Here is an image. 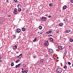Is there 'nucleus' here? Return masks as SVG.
Masks as SVG:
<instances>
[{
    "instance_id": "1",
    "label": "nucleus",
    "mask_w": 73,
    "mask_h": 73,
    "mask_svg": "<svg viewBox=\"0 0 73 73\" xmlns=\"http://www.w3.org/2000/svg\"><path fill=\"white\" fill-rule=\"evenodd\" d=\"M62 71V68H57L56 72L57 73H61Z\"/></svg>"
},
{
    "instance_id": "2",
    "label": "nucleus",
    "mask_w": 73,
    "mask_h": 73,
    "mask_svg": "<svg viewBox=\"0 0 73 73\" xmlns=\"http://www.w3.org/2000/svg\"><path fill=\"white\" fill-rule=\"evenodd\" d=\"M44 46H48V45H49V43L48 42V40H47V41H46L44 44Z\"/></svg>"
},
{
    "instance_id": "3",
    "label": "nucleus",
    "mask_w": 73,
    "mask_h": 73,
    "mask_svg": "<svg viewBox=\"0 0 73 73\" xmlns=\"http://www.w3.org/2000/svg\"><path fill=\"white\" fill-rule=\"evenodd\" d=\"M41 19L44 21H45L47 19V18L46 17H42Z\"/></svg>"
},
{
    "instance_id": "4",
    "label": "nucleus",
    "mask_w": 73,
    "mask_h": 73,
    "mask_svg": "<svg viewBox=\"0 0 73 73\" xmlns=\"http://www.w3.org/2000/svg\"><path fill=\"white\" fill-rule=\"evenodd\" d=\"M49 51L50 53H53L54 51L53 50H52V49L50 48L49 50Z\"/></svg>"
},
{
    "instance_id": "5",
    "label": "nucleus",
    "mask_w": 73,
    "mask_h": 73,
    "mask_svg": "<svg viewBox=\"0 0 73 73\" xmlns=\"http://www.w3.org/2000/svg\"><path fill=\"white\" fill-rule=\"evenodd\" d=\"M17 48V47L16 46V45H15L14 46H13V48L14 50H16Z\"/></svg>"
},
{
    "instance_id": "6",
    "label": "nucleus",
    "mask_w": 73,
    "mask_h": 73,
    "mask_svg": "<svg viewBox=\"0 0 73 73\" xmlns=\"http://www.w3.org/2000/svg\"><path fill=\"white\" fill-rule=\"evenodd\" d=\"M17 33H20V32H21V29H17Z\"/></svg>"
},
{
    "instance_id": "7",
    "label": "nucleus",
    "mask_w": 73,
    "mask_h": 73,
    "mask_svg": "<svg viewBox=\"0 0 73 73\" xmlns=\"http://www.w3.org/2000/svg\"><path fill=\"white\" fill-rule=\"evenodd\" d=\"M52 32V31L51 30H49L48 31V32H46V34H49V33H50Z\"/></svg>"
},
{
    "instance_id": "8",
    "label": "nucleus",
    "mask_w": 73,
    "mask_h": 73,
    "mask_svg": "<svg viewBox=\"0 0 73 73\" xmlns=\"http://www.w3.org/2000/svg\"><path fill=\"white\" fill-rule=\"evenodd\" d=\"M22 56V54H21L20 55H19L18 56V58H21V57Z\"/></svg>"
},
{
    "instance_id": "9",
    "label": "nucleus",
    "mask_w": 73,
    "mask_h": 73,
    "mask_svg": "<svg viewBox=\"0 0 73 73\" xmlns=\"http://www.w3.org/2000/svg\"><path fill=\"white\" fill-rule=\"evenodd\" d=\"M21 64H18V65H16V68H19V66H20Z\"/></svg>"
},
{
    "instance_id": "10",
    "label": "nucleus",
    "mask_w": 73,
    "mask_h": 73,
    "mask_svg": "<svg viewBox=\"0 0 73 73\" xmlns=\"http://www.w3.org/2000/svg\"><path fill=\"white\" fill-rule=\"evenodd\" d=\"M63 25H64V24L62 23H59V26L60 27H62V26H63Z\"/></svg>"
},
{
    "instance_id": "11",
    "label": "nucleus",
    "mask_w": 73,
    "mask_h": 73,
    "mask_svg": "<svg viewBox=\"0 0 73 73\" xmlns=\"http://www.w3.org/2000/svg\"><path fill=\"white\" fill-rule=\"evenodd\" d=\"M66 8H67V6L66 5H64L63 7V9H66Z\"/></svg>"
},
{
    "instance_id": "12",
    "label": "nucleus",
    "mask_w": 73,
    "mask_h": 73,
    "mask_svg": "<svg viewBox=\"0 0 73 73\" xmlns=\"http://www.w3.org/2000/svg\"><path fill=\"white\" fill-rule=\"evenodd\" d=\"M21 7V5L20 4H18L17 5V7L18 8H20Z\"/></svg>"
},
{
    "instance_id": "13",
    "label": "nucleus",
    "mask_w": 73,
    "mask_h": 73,
    "mask_svg": "<svg viewBox=\"0 0 73 73\" xmlns=\"http://www.w3.org/2000/svg\"><path fill=\"white\" fill-rule=\"evenodd\" d=\"M49 40H50V41H52V42L53 41V38H50Z\"/></svg>"
},
{
    "instance_id": "14",
    "label": "nucleus",
    "mask_w": 73,
    "mask_h": 73,
    "mask_svg": "<svg viewBox=\"0 0 73 73\" xmlns=\"http://www.w3.org/2000/svg\"><path fill=\"white\" fill-rule=\"evenodd\" d=\"M14 13L15 15H17V11H14Z\"/></svg>"
},
{
    "instance_id": "15",
    "label": "nucleus",
    "mask_w": 73,
    "mask_h": 73,
    "mask_svg": "<svg viewBox=\"0 0 73 73\" xmlns=\"http://www.w3.org/2000/svg\"><path fill=\"white\" fill-rule=\"evenodd\" d=\"M23 67H25L26 66H27V64L25 63H24L23 65Z\"/></svg>"
},
{
    "instance_id": "16",
    "label": "nucleus",
    "mask_w": 73,
    "mask_h": 73,
    "mask_svg": "<svg viewBox=\"0 0 73 73\" xmlns=\"http://www.w3.org/2000/svg\"><path fill=\"white\" fill-rule=\"evenodd\" d=\"M64 69H65V70H66V69H67V66H65L63 67Z\"/></svg>"
},
{
    "instance_id": "17",
    "label": "nucleus",
    "mask_w": 73,
    "mask_h": 73,
    "mask_svg": "<svg viewBox=\"0 0 73 73\" xmlns=\"http://www.w3.org/2000/svg\"><path fill=\"white\" fill-rule=\"evenodd\" d=\"M18 11L19 12H21V9L20 8L18 9Z\"/></svg>"
},
{
    "instance_id": "18",
    "label": "nucleus",
    "mask_w": 73,
    "mask_h": 73,
    "mask_svg": "<svg viewBox=\"0 0 73 73\" xmlns=\"http://www.w3.org/2000/svg\"><path fill=\"white\" fill-rule=\"evenodd\" d=\"M40 62H41V63H42V62H44V60H42V59H41V60L40 61Z\"/></svg>"
},
{
    "instance_id": "19",
    "label": "nucleus",
    "mask_w": 73,
    "mask_h": 73,
    "mask_svg": "<svg viewBox=\"0 0 73 73\" xmlns=\"http://www.w3.org/2000/svg\"><path fill=\"white\" fill-rule=\"evenodd\" d=\"M37 40V38H35V39L34 40H33V42H35Z\"/></svg>"
},
{
    "instance_id": "20",
    "label": "nucleus",
    "mask_w": 73,
    "mask_h": 73,
    "mask_svg": "<svg viewBox=\"0 0 73 73\" xmlns=\"http://www.w3.org/2000/svg\"><path fill=\"white\" fill-rule=\"evenodd\" d=\"M52 5H53V3H51L49 4V6L52 7Z\"/></svg>"
},
{
    "instance_id": "21",
    "label": "nucleus",
    "mask_w": 73,
    "mask_h": 73,
    "mask_svg": "<svg viewBox=\"0 0 73 73\" xmlns=\"http://www.w3.org/2000/svg\"><path fill=\"white\" fill-rule=\"evenodd\" d=\"M14 65V63L13 62H12L11 64V66H13Z\"/></svg>"
},
{
    "instance_id": "22",
    "label": "nucleus",
    "mask_w": 73,
    "mask_h": 73,
    "mask_svg": "<svg viewBox=\"0 0 73 73\" xmlns=\"http://www.w3.org/2000/svg\"><path fill=\"white\" fill-rule=\"evenodd\" d=\"M19 59L17 60H16L15 61L16 63H18V62H19Z\"/></svg>"
},
{
    "instance_id": "23",
    "label": "nucleus",
    "mask_w": 73,
    "mask_h": 73,
    "mask_svg": "<svg viewBox=\"0 0 73 73\" xmlns=\"http://www.w3.org/2000/svg\"><path fill=\"white\" fill-rule=\"evenodd\" d=\"M73 39H72V38H70V42H73Z\"/></svg>"
},
{
    "instance_id": "24",
    "label": "nucleus",
    "mask_w": 73,
    "mask_h": 73,
    "mask_svg": "<svg viewBox=\"0 0 73 73\" xmlns=\"http://www.w3.org/2000/svg\"><path fill=\"white\" fill-rule=\"evenodd\" d=\"M58 49H62V47L61 46H59L58 47Z\"/></svg>"
},
{
    "instance_id": "25",
    "label": "nucleus",
    "mask_w": 73,
    "mask_h": 73,
    "mask_svg": "<svg viewBox=\"0 0 73 73\" xmlns=\"http://www.w3.org/2000/svg\"><path fill=\"white\" fill-rule=\"evenodd\" d=\"M42 26H39V28L40 29H42Z\"/></svg>"
},
{
    "instance_id": "26",
    "label": "nucleus",
    "mask_w": 73,
    "mask_h": 73,
    "mask_svg": "<svg viewBox=\"0 0 73 73\" xmlns=\"http://www.w3.org/2000/svg\"><path fill=\"white\" fill-rule=\"evenodd\" d=\"M64 21H65V22H66V21H67V19L64 18Z\"/></svg>"
},
{
    "instance_id": "27",
    "label": "nucleus",
    "mask_w": 73,
    "mask_h": 73,
    "mask_svg": "<svg viewBox=\"0 0 73 73\" xmlns=\"http://www.w3.org/2000/svg\"><path fill=\"white\" fill-rule=\"evenodd\" d=\"M22 31H25V29L24 28H23L22 29Z\"/></svg>"
},
{
    "instance_id": "28",
    "label": "nucleus",
    "mask_w": 73,
    "mask_h": 73,
    "mask_svg": "<svg viewBox=\"0 0 73 73\" xmlns=\"http://www.w3.org/2000/svg\"><path fill=\"white\" fill-rule=\"evenodd\" d=\"M22 70V73H24V70L23 69V68H21Z\"/></svg>"
},
{
    "instance_id": "29",
    "label": "nucleus",
    "mask_w": 73,
    "mask_h": 73,
    "mask_svg": "<svg viewBox=\"0 0 73 73\" xmlns=\"http://www.w3.org/2000/svg\"><path fill=\"white\" fill-rule=\"evenodd\" d=\"M33 56L34 58H36V56H35V54H33Z\"/></svg>"
},
{
    "instance_id": "30",
    "label": "nucleus",
    "mask_w": 73,
    "mask_h": 73,
    "mask_svg": "<svg viewBox=\"0 0 73 73\" xmlns=\"http://www.w3.org/2000/svg\"><path fill=\"white\" fill-rule=\"evenodd\" d=\"M16 35H13V38H16Z\"/></svg>"
},
{
    "instance_id": "31",
    "label": "nucleus",
    "mask_w": 73,
    "mask_h": 73,
    "mask_svg": "<svg viewBox=\"0 0 73 73\" xmlns=\"http://www.w3.org/2000/svg\"><path fill=\"white\" fill-rule=\"evenodd\" d=\"M68 65H71V63H70V62H68Z\"/></svg>"
},
{
    "instance_id": "32",
    "label": "nucleus",
    "mask_w": 73,
    "mask_h": 73,
    "mask_svg": "<svg viewBox=\"0 0 73 73\" xmlns=\"http://www.w3.org/2000/svg\"><path fill=\"white\" fill-rule=\"evenodd\" d=\"M17 11V9L16 8H15L14 9V11Z\"/></svg>"
},
{
    "instance_id": "33",
    "label": "nucleus",
    "mask_w": 73,
    "mask_h": 73,
    "mask_svg": "<svg viewBox=\"0 0 73 73\" xmlns=\"http://www.w3.org/2000/svg\"><path fill=\"white\" fill-rule=\"evenodd\" d=\"M28 72V70H25V73H27V72Z\"/></svg>"
},
{
    "instance_id": "34",
    "label": "nucleus",
    "mask_w": 73,
    "mask_h": 73,
    "mask_svg": "<svg viewBox=\"0 0 73 73\" xmlns=\"http://www.w3.org/2000/svg\"><path fill=\"white\" fill-rule=\"evenodd\" d=\"M14 1L15 3H17V0H14Z\"/></svg>"
},
{
    "instance_id": "35",
    "label": "nucleus",
    "mask_w": 73,
    "mask_h": 73,
    "mask_svg": "<svg viewBox=\"0 0 73 73\" xmlns=\"http://www.w3.org/2000/svg\"><path fill=\"white\" fill-rule=\"evenodd\" d=\"M50 36H53V35H48V37H50Z\"/></svg>"
},
{
    "instance_id": "36",
    "label": "nucleus",
    "mask_w": 73,
    "mask_h": 73,
    "mask_svg": "<svg viewBox=\"0 0 73 73\" xmlns=\"http://www.w3.org/2000/svg\"><path fill=\"white\" fill-rule=\"evenodd\" d=\"M28 10H27L26 11V13H28Z\"/></svg>"
},
{
    "instance_id": "37",
    "label": "nucleus",
    "mask_w": 73,
    "mask_h": 73,
    "mask_svg": "<svg viewBox=\"0 0 73 73\" xmlns=\"http://www.w3.org/2000/svg\"><path fill=\"white\" fill-rule=\"evenodd\" d=\"M66 33H69V31H66Z\"/></svg>"
},
{
    "instance_id": "38",
    "label": "nucleus",
    "mask_w": 73,
    "mask_h": 73,
    "mask_svg": "<svg viewBox=\"0 0 73 73\" xmlns=\"http://www.w3.org/2000/svg\"><path fill=\"white\" fill-rule=\"evenodd\" d=\"M48 18H50V17H51V16L50 15H49L48 16Z\"/></svg>"
},
{
    "instance_id": "39",
    "label": "nucleus",
    "mask_w": 73,
    "mask_h": 73,
    "mask_svg": "<svg viewBox=\"0 0 73 73\" xmlns=\"http://www.w3.org/2000/svg\"><path fill=\"white\" fill-rule=\"evenodd\" d=\"M71 3H73V0H71Z\"/></svg>"
},
{
    "instance_id": "40",
    "label": "nucleus",
    "mask_w": 73,
    "mask_h": 73,
    "mask_svg": "<svg viewBox=\"0 0 73 73\" xmlns=\"http://www.w3.org/2000/svg\"><path fill=\"white\" fill-rule=\"evenodd\" d=\"M45 57H47V56H48L47 55V54H45Z\"/></svg>"
},
{
    "instance_id": "41",
    "label": "nucleus",
    "mask_w": 73,
    "mask_h": 73,
    "mask_svg": "<svg viewBox=\"0 0 73 73\" xmlns=\"http://www.w3.org/2000/svg\"><path fill=\"white\" fill-rule=\"evenodd\" d=\"M59 33V31H57L56 32V33Z\"/></svg>"
},
{
    "instance_id": "42",
    "label": "nucleus",
    "mask_w": 73,
    "mask_h": 73,
    "mask_svg": "<svg viewBox=\"0 0 73 73\" xmlns=\"http://www.w3.org/2000/svg\"><path fill=\"white\" fill-rule=\"evenodd\" d=\"M6 2H7V3H9V1L8 0H7Z\"/></svg>"
},
{
    "instance_id": "43",
    "label": "nucleus",
    "mask_w": 73,
    "mask_h": 73,
    "mask_svg": "<svg viewBox=\"0 0 73 73\" xmlns=\"http://www.w3.org/2000/svg\"><path fill=\"white\" fill-rule=\"evenodd\" d=\"M42 33H43L42 32L41 33H40V35H42Z\"/></svg>"
},
{
    "instance_id": "44",
    "label": "nucleus",
    "mask_w": 73,
    "mask_h": 73,
    "mask_svg": "<svg viewBox=\"0 0 73 73\" xmlns=\"http://www.w3.org/2000/svg\"><path fill=\"white\" fill-rule=\"evenodd\" d=\"M8 17H11V15H8Z\"/></svg>"
},
{
    "instance_id": "45",
    "label": "nucleus",
    "mask_w": 73,
    "mask_h": 73,
    "mask_svg": "<svg viewBox=\"0 0 73 73\" xmlns=\"http://www.w3.org/2000/svg\"><path fill=\"white\" fill-rule=\"evenodd\" d=\"M1 56H0V60H1Z\"/></svg>"
},
{
    "instance_id": "46",
    "label": "nucleus",
    "mask_w": 73,
    "mask_h": 73,
    "mask_svg": "<svg viewBox=\"0 0 73 73\" xmlns=\"http://www.w3.org/2000/svg\"><path fill=\"white\" fill-rule=\"evenodd\" d=\"M68 31H69L70 32H71V30H68Z\"/></svg>"
},
{
    "instance_id": "47",
    "label": "nucleus",
    "mask_w": 73,
    "mask_h": 73,
    "mask_svg": "<svg viewBox=\"0 0 73 73\" xmlns=\"http://www.w3.org/2000/svg\"><path fill=\"white\" fill-rule=\"evenodd\" d=\"M2 62V60H0V62Z\"/></svg>"
},
{
    "instance_id": "48",
    "label": "nucleus",
    "mask_w": 73,
    "mask_h": 73,
    "mask_svg": "<svg viewBox=\"0 0 73 73\" xmlns=\"http://www.w3.org/2000/svg\"><path fill=\"white\" fill-rule=\"evenodd\" d=\"M57 59H58V57H57Z\"/></svg>"
},
{
    "instance_id": "49",
    "label": "nucleus",
    "mask_w": 73,
    "mask_h": 73,
    "mask_svg": "<svg viewBox=\"0 0 73 73\" xmlns=\"http://www.w3.org/2000/svg\"><path fill=\"white\" fill-rule=\"evenodd\" d=\"M40 33V32H38V33Z\"/></svg>"
},
{
    "instance_id": "50",
    "label": "nucleus",
    "mask_w": 73,
    "mask_h": 73,
    "mask_svg": "<svg viewBox=\"0 0 73 73\" xmlns=\"http://www.w3.org/2000/svg\"><path fill=\"white\" fill-rule=\"evenodd\" d=\"M72 67H73V64H72Z\"/></svg>"
},
{
    "instance_id": "51",
    "label": "nucleus",
    "mask_w": 73,
    "mask_h": 73,
    "mask_svg": "<svg viewBox=\"0 0 73 73\" xmlns=\"http://www.w3.org/2000/svg\"><path fill=\"white\" fill-rule=\"evenodd\" d=\"M0 45H1V44H0Z\"/></svg>"
},
{
    "instance_id": "52",
    "label": "nucleus",
    "mask_w": 73,
    "mask_h": 73,
    "mask_svg": "<svg viewBox=\"0 0 73 73\" xmlns=\"http://www.w3.org/2000/svg\"><path fill=\"white\" fill-rule=\"evenodd\" d=\"M45 16H46V15H45Z\"/></svg>"
},
{
    "instance_id": "53",
    "label": "nucleus",
    "mask_w": 73,
    "mask_h": 73,
    "mask_svg": "<svg viewBox=\"0 0 73 73\" xmlns=\"http://www.w3.org/2000/svg\"><path fill=\"white\" fill-rule=\"evenodd\" d=\"M0 73H1L0 72Z\"/></svg>"
}]
</instances>
